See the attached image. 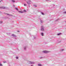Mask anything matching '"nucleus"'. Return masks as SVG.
Returning a JSON list of instances; mask_svg holds the SVG:
<instances>
[{"label":"nucleus","instance_id":"29","mask_svg":"<svg viewBox=\"0 0 66 66\" xmlns=\"http://www.w3.org/2000/svg\"><path fill=\"white\" fill-rule=\"evenodd\" d=\"M1 1L2 2H3V0H2Z\"/></svg>","mask_w":66,"mask_h":66},{"label":"nucleus","instance_id":"26","mask_svg":"<svg viewBox=\"0 0 66 66\" xmlns=\"http://www.w3.org/2000/svg\"><path fill=\"white\" fill-rule=\"evenodd\" d=\"M59 19H57L56 20V21H58V20Z\"/></svg>","mask_w":66,"mask_h":66},{"label":"nucleus","instance_id":"34","mask_svg":"<svg viewBox=\"0 0 66 66\" xmlns=\"http://www.w3.org/2000/svg\"><path fill=\"white\" fill-rule=\"evenodd\" d=\"M60 42L59 43H60Z\"/></svg>","mask_w":66,"mask_h":66},{"label":"nucleus","instance_id":"6","mask_svg":"<svg viewBox=\"0 0 66 66\" xmlns=\"http://www.w3.org/2000/svg\"><path fill=\"white\" fill-rule=\"evenodd\" d=\"M12 36H13V37H16V36L14 34H12Z\"/></svg>","mask_w":66,"mask_h":66},{"label":"nucleus","instance_id":"8","mask_svg":"<svg viewBox=\"0 0 66 66\" xmlns=\"http://www.w3.org/2000/svg\"><path fill=\"white\" fill-rule=\"evenodd\" d=\"M26 49H27V46H25L24 47V50H26Z\"/></svg>","mask_w":66,"mask_h":66},{"label":"nucleus","instance_id":"28","mask_svg":"<svg viewBox=\"0 0 66 66\" xmlns=\"http://www.w3.org/2000/svg\"><path fill=\"white\" fill-rule=\"evenodd\" d=\"M18 31V32H19V31H18H18Z\"/></svg>","mask_w":66,"mask_h":66},{"label":"nucleus","instance_id":"33","mask_svg":"<svg viewBox=\"0 0 66 66\" xmlns=\"http://www.w3.org/2000/svg\"><path fill=\"white\" fill-rule=\"evenodd\" d=\"M65 22H66V21H65Z\"/></svg>","mask_w":66,"mask_h":66},{"label":"nucleus","instance_id":"12","mask_svg":"<svg viewBox=\"0 0 66 66\" xmlns=\"http://www.w3.org/2000/svg\"><path fill=\"white\" fill-rule=\"evenodd\" d=\"M61 33H60L58 34H57V35H61Z\"/></svg>","mask_w":66,"mask_h":66},{"label":"nucleus","instance_id":"11","mask_svg":"<svg viewBox=\"0 0 66 66\" xmlns=\"http://www.w3.org/2000/svg\"><path fill=\"white\" fill-rule=\"evenodd\" d=\"M38 66H42V65L40 64H38Z\"/></svg>","mask_w":66,"mask_h":66},{"label":"nucleus","instance_id":"16","mask_svg":"<svg viewBox=\"0 0 66 66\" xmlns=\"http://www.w3.org/2000/svg\"><path fill=\"white\" fill-rule=\"evenodd\" d=\"M12 2H15V1H14V0H12Z\"/></svg>","mask_w":66,"mask_h":66},{"label":"nucleus","instance_id":"14","mask_svg":"<svg viewBox=\"0 0 66 66\" xmlns=\"http://www.w3.org/2000/svg\"><path fill=\"white\" fill-rule=\"evenodd\" d=\"M64 50V49H61V52H62V51H63Z\"/></svg>","mask_w":66,"mask_h":66},{"label":"nucleus","instance_id":"2","mask_svg":"<svg viewBox=\"0 0 66 66\" xmlns=\"http://www.w3.org/2000/svg\"><path fill=\"white\" fill-rule=\"evenodd\" d=\"M31 1L30 0H29L28 2H27V3L28 4H31Z\"/></svg>","mask_w":66,"mask_h":66},{"label":"nucleus","instance_id":"23","mask_svg":"<svg viewBox=\"0 0 66 66\" xmlns=\"http://www.w3.org/2000/svg\"><path fill=\"white\" fill-rule=\"evenodd\" d=\"M24 6H27V5H26V4H24Z\"/></svg>","mask_w":66,"mask_h":66},{"label":"nucleus","instance_id":"25","mask_svg":"<svg viewBox=\"0 0 66 66\" xmlns=\"http://www.w3.org/2000/svg\"><path fill=\"white\" fill-rule=\"evenodd\" d=\"M4 63H6V61H4L3 62Z\"/></svg>","mask_w":66,"mask_h":66},{"label":"nucleus","instance_id":"9","mask_svg":"<svg viewBox=\"0 0 66 66\" xmlns=\"http://www.w3.org/2000/svg\"><path fill=\"white\" fill-rule=\"evenodd\" d=\"M34 6L35 7H37V5H34Z\"/></svg>","mask_w":66,"mask_h":66},{"label":"nucleus","instance_id":"3","mask_svg":"<svg viewBox=\"0 0 66 66\" xmlns=\"http://www.w3.org/2000/svg\"><path fill=\"white\" fill-rule=\"evenodd\" d=\"M41 31H44V28L43 26L41 27Z\"/></svg>","mask_w":66,"mask_h":66},{"label":"nucleus","instance_id":"27","mask_svg":"<svg viewBox=\"0 0 66 66\" xmlns=\"http://www.w3.org/2000/svg\"><path fill=\"white\" fill-rule=\"evenodd\" d=\"M16 59H18V57H16Z\"/></svg>","mask_w":66,"mask_h":66},{"label":"nucleus","instance_id":"15","mask_svg":"<svg viewBox=\"0 0 66 66\" xmlns=\"http://www.w3.org/2000/svg\"><path fill=\"white\" fill-rule=\"evenodd\" d=\"M15 10H16V11L19 10L18 9V8H15Z\"/></svg>","mask_w":66,"mask_h":66},{"label":"nucleus","instance_id":"13","mask_svg":"<svg viewBox=\"0 0 66 66\" xmlns=\"http://www.w3.org/2000/svg\"><path fill=\"white\" fill-rule=\"evenodd\" d=\"M41 34L42 36H44V33H42Z\"/></svg>","mask_w":66,"mask_h":66},{"label":"nucleus","instance_id":"31","mask_svg":"<svg viewBox=\"0 0 66 66\" xmlns=\"http://www.w3.org/2000/svg\"><path fill=\"white\" fill-rule=\"evenodd\" d=\"M1 2V1H0V2Z\"/></svg>","mask_w":66,"mask_h":66},{"label":"nucleus","instance_id":"22","mask_svg":"<svg viewBox=\"0 0 66 66\" xmlns=\"http://www.w3.org/2000/svg\"><path fill=\"white\" fill-rule=\"evenodd\" d=\"M64 14H66V11L64 12H63Z\"/></svg>","mask_w":66,"mask_h":66},{"label":"nucleus","instance_id":"19","mask_svg":"<svg viewBox=\"0 0 66 66\" xmlns=\"http://www.w3.org/2000/svg\"><path fill=\"white\" fill-rule=\"evenodd\" d=\"M41 13L42 15H44V13H43L42 12Z\"/></svg>","mask_w":66,"mask_h":66},{"label":"nucleus","instance_id":"30","mask_svg":"<svg viewBox=\"0 0 66 66\" xmlns=\"http://www.w3.org/2000/svg\"><path fill=\"white\" fill-rule=\"evenodd\" d=\"M34 37V39H35V37Z\"/></svg>","mask_w":66,"mask_h":66},{"label":"nucleus","instance_id":"32","mask_svg":"<svg viewBox=\"0 0 66 66\" xmlns=\"http://www.w3.org/2000/svg\"><path fill=\"white\" fill-rule=\"evenodd\" d=\"M14 6H15V5H13Z\"/></svg>","mask_w":66,"mask_h":66},{"label":"nucleus","instance_id":"21","mask_svg":"<svg viewBox=\"0 0 66 66\" xmlns=\"http://www.w3.org/2000/svg\"><path fill=\"white\" fill-rule=\"evenodd\" d=\"M39 58H40V59H42L43 57H40Z\"/></svg>","mask_w":66,"mask_h":66},{"label":"nucleus","instance_id":"24","mask_svg":"<svg viewBox=\"0 0 66 66\" xmlns=\"http://www.w3.org/2000/svg\"><path fill=\"white\" fill-rule=\"evenodd\" d=\"M2 23V21L0 22V23Z\"/></svg>","mask_w":66,"mask_h":66},{"label":"nucleus","instance_id":"10","mask_svg":"<svg viewBox=\"0 0 66 66\" xmlns=\"http://www.w3.org/2000/svg\"><path fill=\"white\" fill-rule=\"evenodd\" d=\"M7 15H9V16H13V15L10 14H7Z\"/></svg>","mask_w":66,"mask_h":66},{"label":"nucleus","instance_id":"4","mask_svg":"<svg viewBox=\"0 0 66 66\" xmlns=\"http://www.w3.org/2000/svg\"><path fill=\"white\" fill-rule=\"evenodd\" d=\"M43 52L45 53H48V52H49V51H44Z\"/></svg>","mask_w":66,"mask_h":66},{"label":"nucleus","instance_id":"20","mask_svg":"<svg viewBox=\"0 0 66 66\" xmlns=\"http://www.w3.org/2000/svg\"><path fill=\"white\" fill-rule=\"evenodd\" d=\"M24 12L25 13H26V12H27V11H26V10H24Z\"/></svg>","mask_w":66,"mask_h":66},{"label":"nucleus","instance_id":"5","mask_svg":"<svg viewBox=\"0 0 66 66\" xmlns=\"http://www.w3.org/2000/svg\"><path fill=\"white\" fill-rule=\"evenodd\" d=\"M5 7H4V6H1L0 7V9H5Z\"/></svg>","mask_w":66,"mask_h":66},{"label":"nucleus","instance_id":"7","mask_svg":"<svg viewBox=\"0 0 66 66\" xmlns=\"http://www.w3.org/2000/svg\"><path fill=\"white\" fill-rule=\"evenodd\" d=\"M18 12L19 13H23L24 12L23 11H18Z\"/></svg>","mask_w":66,"mask_h":66},{"label":"nucleus","instance_id":"17","mask_svg":"<svg viewBox=\"0 0 66 66\" xmlns=\"http://www.w3.org/2000/svg\"><path fill=\"white\" fill-rule=\"evenodd\" d=\"M40 22H41V23H43V22H44L42 20H41Z\"/></svg>","mask_w":66,"mask_h":66},{"label":"nucleus","instance_id":"18","mask_svg":"<svg viewBox=\"0 0 66 66\" xmlns=\"http://www.w3.org/2000/svg\"><path fill=\"white\" fill-rule=\"evenodd\" d=\"M0 66H3V65H2V64L0 63Z\"/></svg>","mask_w":66,"mask_h":66},{"label":"nucleus","instance_id":"1","mask_svg":"<svg viewBox=\"0 0 66 66\" xmlns=\"http://www.w3.org/2000/svg\"><path fill=\"white\" fill-rule=\"evenodd\" d=\"M28 63L30 64H34L35 63L34 62L29 61L28 62Z\"/></svg>","mask_w":66,"mask_h":66}]
</instances>
